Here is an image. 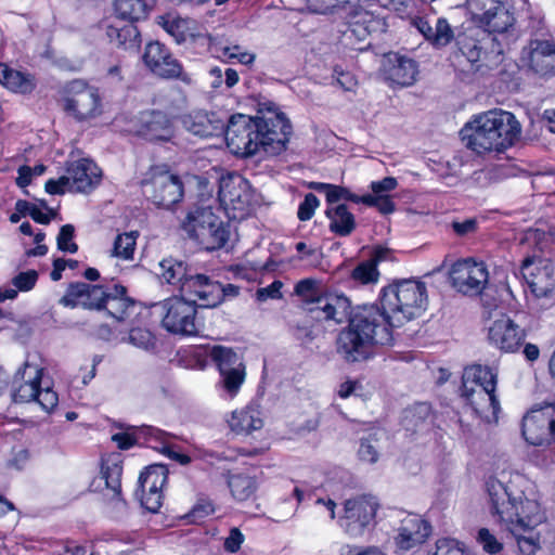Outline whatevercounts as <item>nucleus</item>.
<instances>
[{"mask_svg": "<svg viewBox=\"0 0 555 555\" xmlns=\"http://www.w3.org/2000/svg\"><path fill=\"white\" fill-rule=\"evenodd\" d=\"M122 466L116 457H109L102 462L99 479L104 481L106 488L112 491V501L118 512L126 509L127 503L120 496Z\"/></svg>", "mask_w": 555, "mask_h": 555, "instance_id": "nucleus-31", "label": "nucleus"}, {"mask_svg": "<svg viewBox=\"0 0 555 555\" xmlns=\"http://www.w3.org/2000/svg\"><path fill=\"white\" fill-rule=\"evenodd\" d=\"M415 26L436 49L443 48L451 41V27L446 18H438L435 28L424 18L415 21Z\"/></svg>", "mask_w": 555, "mask_h": 555, "instance_id": "nucleus-35", "label": "nucleus"}, {"mask_svg": "<svg viewBox=\"0 0 555 555\" xmlns=\"http://www.w3.org/2000/svg\"><path fill=\"white\" fill-rule=\"evenodd\" d=\"M141 133L150 141H169L173 138L175 129L165 113L153 111L142 118Z\"/></svg>", "mask_w": 555, "mask_h": 555, "instance_id": "nucleus-32", "label": "nucleus"}, {"mask_svg": "<svg viewBox=\"0 0 555 555\" xmlns=\"http://www.w3.org/2000/svg\"><path fill=\"white\" fill-rule=\"evenodd\" d=\"M214 513V505L209 501H199L190 512L189 518L192 522H199Z\"/></svg>", "mask_w": 555, "mask_h": 555, "instance_id": "nucleus-55", "label": "nucleus"}, {"mask_svg": "<svg viewBox=\"0 0 555 555\" xmlns=\"http://www.w3.org/2000/svg\"><path fill=\"white\" fill-rule=\"evenodd\" d=\"M105 299L107 293L102 286L76 282L68 285L60 304L68 308L81 306L85 309L101 310Z\"/></svg>", "mask_w": 555, "mask_h": 555, "instance_id": "nucleus-25", "label": "nucleus"}, {"mask_svg": "<svg viewBox=\"0 0 555 555\" xmlns=\"http://www.w3.org/2000/svg\"><path fill=\"white\" fill-rule=\"evenodd\" d=\"M43 369L26 360L15 372L11 392L16 403L36 402L47 413H51L59 403L57 393L51 387H41Z\"/></svg>", "mask_w": 555, "mask_h": 555, "instance_id": "nucleus-9", "label": "nucleus"}, {"mask_svg": "<svg viewBox=\"0 0 555 555\" xmlns=\"http://www.w3.org/2000/svg\"><path fill=\"white\" fill-rule=\"evenodd\" d=\"M75 229L72 224H64L60 229L56 237L57 248L65 253L75 254L78 250L77 244L74 240Z\"/></svg>", "mask_w": 555, "mask_h": 555, "instance_id": "nucleus-49", "label": "nucleus"}, {"mask_svg": "<svg viewBox=\"0 0 555 555\" xmlns=\"http://www.w3.org/2000/svg\"><path fill=\"white\" fill-rule=\"evenodd\" d=\"M209 357L220 374L218 386L222 390V397L235 398L246 378L243 358L232 348L221 345L214 346L209 351Z\"/></svg>", "mask_w": 555, "mask_h": 555, "instance_id": "nucleus-11", "label": "nucleus"}, {"mask_svg": "<svg viewBox=\"0 0 555 555\" xmlns=\"http://www.w3.org/2000/svg\"><path fill=\"white\" fill-rule=\"evenodd\" d=\"M340 555H385L378 547L376 546H351L346 545L340 550Z\"/></svg>", "mask_w": 555, "mask_h": 555, "instance_id": "nucleus-59", "label": "nucleus"}, {"mask_svg": "<svg viewBox=\"0 0 555 555\" xmlns=\"http://www.w3.org/2000/svg\"><path fill=\"white\" fill-rule=\"evenodd\" d=\"M73 192H89L101 181V170L90 159L72 162L65 173Z\"/></svg>", "mask_w": 555, "mask_h": 555, "instance_id": "nucleus-27", "label": "nucleus"}, {"mask_svg": "<svg viewBox=\"0 0 555 555\" xmlns=\"http://www.w3.org/2000/svg\"><path fill=\"white\" fill-rule=\"evenodd\" d=\"M379 304L396 326L421 317L427 309L426 285L413 279L400 280L382 288Z\"/></svg>", "mask_w": 555, "mask_h": 555, "instance_id": "nucleus-7", "label": "nucleus"}, {"mask_svg": "<svg viewBox=\"0 0 555 555\" xmlns=\"http://www.w3.org/2000/svg\"><path fill=\"white\" fill-rule=\"evenodd\" d=\"M223 133L234 155L249 157L263 152L273 156L286 150L292 125L274 103L267 102L260 104L255 117L235 114L225 118Z\"/></svg>", "mask_w": 555, "mask_h": 555, "instance_id": "nucleus-3", "label": "nucleus"}, {"mask_svg": "<svg viewBox=\"0 0 555 555\" xmlns=\"http://www.w3.org/2000/svg\"><path fill=\"white\" fill-rule=\"evenodd\" d=\"M488 294H482L481 300L485 308H489L488 318L495 319L487 327V338L490 345L503 352H515L525 340L526 333L508 315L504 313H494L491 310L492 305L488 304ZM495 307V305H493Z\"/></svg>", "mask_w": 555, "mask_h": 555, "instance_id": "nucleus-14", "label": "nucleus"}, {"mask_svg": "<svg viewBox=\"0 0 555 555\" xmlns=\"http://www.w3.org/2000/svg\"><path fill=\"white\" fill-rule=\"evenodd\" d=\"M456 9L476 24L457 34V59L465 57L474 73L487 75L502 64L505 50L517 39L512 7L506 0H466Z\"/></svg>", "mask_w": 555, "mask_h": 555, "instance_id": "nucleus-1", "label": "nucleus"}, {"mask_svg": "<svg viewBox=\"0 0 555 555\" xmlns=\"http://www.w3.org/2000/svg\"><path fill=\"white\" fill-rule=\"evenodd\" d=\"M218 195L227 209L238 211H245L253 201L249 182L238 173L221 178Z\"/></svg>", "mask_w": 555, "mask_h": 555, "instance_id": "nucleus-22", "label": "nucleus"}, {"mask_svg": "<svg viewBox=\"0 0 555 555\" xmlns=\"http://www.w3.org/2000/svg\"><path fill=\"white\" fill-rule=\"evenodd\" d=\"M326 216L330 219V230L336 235L348 236L356 229L354 216L344 204L327 208Z\"/></svg>", "mask_w": 555, "mask_h": 555, "instance_id": "nucleus-37", "label": "nucleus"}, {"mask_svg": "<svg viewBox=\"0 0 555 555\" xmlns=\"http://www.w3.org/2000/svg\"><path fill=\"white\" fill-rule=\"evenodd\" d=\"M141 184L143 194L158 207L168 209L184 195L181 178L163 167L152 168Z\"/></svg>", "mask_w": 555, "mask_h": 555, "instance_id": "nucleus-12", "label": "nucleus"}, {"mask_svg": "<svg viewBox=\"0 0 555 555\" xmlns=\"http://www.w3.org/2000/svg\"><path fill=\"white\" fill-rule=\"evenodd\" d=\"M489 273L483 262L465 258L453 262V288L468 296L480 295Z\"/></svg>", "mask_w": 555, "mask_h": 555, "instance_id": "nucleus-17", "label": "nucleus"}, {"mask_svg": "<svg viewBox=\"0 0 555 555\" xmlns=\"http://www.w3.org/2000/svg\"><path fill=\"white\" fill-rule=\"evenodd\" d=\"M477 541L488 554L494 555L503 550V544L487 528H481L478 531Z\"/></svg>", "mask_w": 555, "mask_h": 555, "instance_id": "nucleus-50", "label": "nucleus"}, {"mask_svg": "<svg viewBox=\"0 0 555 555\" xmlns=\"http://www.w3.org/2000/svg\"><path fill=\"white\" fill-rule=\"evenodd\" d=\"M337 83L346 91L351 90L356 86V80L353 76L349 73H344L339 70L337 67L334 69Z\"/></svg>", "mask_w": 555, "mask_h": 555, "instance_id": "nucleus-62", "label": "nucleus"}, {"mask_svg": "<svg viewBox=\"0 0 555 555\" xmlns=\"http://www.w3.org/2000/svg\"><path fill=\"white\" fill-rule=\"evenodd\" d=\"M158 268L160 280L169 285L179 287L180 291L182 284L185 283L192 273V270L184 261L173 257L164 258L159 261Z\"/></svg>", "mask_w": 555, "mask_h": 555, "instance_id": "nucleus-33", "label": "nucleus"}, {"mask_svg": "<svg viewBox=\"0 0 555 555\" xmlns=\"http://www.w3.org/2000/svg\"><path fill=\"white\" fill-rule=\"evenodd\" d=\"M428 555H451V540L449 538L437 540L435 550Z\"/></svg>", "mask_w": 555, "mask_h": 555, "instance_id": "nucleus-64", "label": "nucleus"}, {"mask_svg": "<svg viewBox=\"0 0 555 555\" xmlns=\"http://www.w3.org/2000/svg\"><path fill=\"white\" fill-rule=\"evenodd\" d=\"M486 491L491 515L516 542L515 555H535L541 550V534L546 521L535 485L515 474L506 483L490 477Z\"/></svg>", "mask_w": 555, "mask_h": 555, "instance_id": "nucleus-2", "label": "nucleus"}, {"mask_svg": "<svg viewBox=\"0 0 555 555\" xmlns=\"http://www.w3.org/2000/svg\"><path fill=\"white\" fill-rule=\"evenodd\" d=\"M375 202L373 204H366L367 206H376L382 214H390L395 210V204L388 196H374Z\"/></svg>", "mask_w": 555, "mask_h": 555, "instance_id": "nucleus-61", "label": "nucleus"}, {"mask_svg": "<svg viewBox=\"0 0 555 555\" xmlns=\"http://www.w3.org/2000/svg\"><path fill=\"white\" fill-rule=\"evenodd\" d=\"M222 56L228 60H236L241 64L250 65L254 63L256 55L254 53L243 51L237 44L227 46L221 49Z\"/></svg>", "mask_w": 555, "mask_h": 555, "instance_id": "nucleus-51", "label": "nucleus"}, {"mask_svg": "<svg viewBox=\"0 0 555 555\" xmlns=\"http://www.w3.org/2000/svg\"><path fill=\"white\" fill-rule=\"evenodd\" d=\"M349 308L350 302L346 296L322 293L308 309L310 312L315 313V318L319 320H333L340 323L347 315Z\"/></svg>", "mask_w": 555, "mask_h": 555, "instance_id": "nucleus-29", "label": "nucleus"}, {"mask_svg": "<svg viewBox=\"0 0 555 555\" xmlns=\"http://www.w3.org/2000/svg\"><path fill=\"white\" fill-rule=\"evenodd\" d=\"M0 82L9 90L21 94H29L36 88L33 75L9 68L3 64H0Z\"/></svg>", "mask_w": 555, "mask_h": 555, "instance_id": "nucleus-34", "label": "nucleus"}, {"mask_svg": "<svg viewBox=\"0 0 555 555\" xmlns=\"http://www.w3.org/2000/svg\"><path fill=\"white\" fill-rule=\"evenodd\" d=\"M181 294L185 299L197 302L203 308H214L220 304L221 284L201 273H191L181 286Z\"/></svg>", "mask_w": 555, "mask_h": 555, "instance_id": "nucleus-21", "label": "nucleus"}, {"mask_svg": "<svg viewBox=\"0 0 555 555\" xmlns=\"http://www.w3.org/2000/svg\"><path fill=\"white\" fill-rule=\"evenodd\" d=\"M372 2L378 3V0H346L344 3H347L349 7L350 17H356L360 15V13L362 12L364 4H369Z\"/></svg>", "mask_w": 555, "mask_h": 555, "instance_id": "nucleus-63", "label": "nucleus"}, {"mask_svg": "<svg viewBox=\"0 0 555 555\" xmlns=\"http://www.w3.org/2000/svg\"><path fill=\"white\" fill-rule=\"evenodd\" d=\"M168 479L164 465H151L139 477L137 495L141 505L151 513H157L163 505V489Z\"/></svg>", "mask_w": 555, "mask_h": 555, "instance_id": "nucleus-18", "label": "nucleus"}, {"mask_svg": "<svg viewBox=\"0 0 555 555\" xmlns=\"http://www.w3.org/2000/svg\"><path fill=\"white\" fill-rule=\"evenodd\" d=\"M521 134V126L514 114L491 109L472 116L460 130L464 146L478 155L502 153L513 146Z\"/></svg>", "mask_w": 555, "mask_h": 555, "instance_id": "nucleus-5", "label": "nucleus"}, {"mask_svg": "<svg viewBox=\"0 0 555 555\" xmlns=\"http://www.w3.org/2000/svg\"><path fill=\"white\" fill-rule=\"evenodd\" d=\"M320 201L313 193H308L304 201L299 204L297 217L300 221L310 220L315 209L319 207Z\"/></svg>", "mask_w": 555, "mask_h": 555, "instance_id": "nucleus-52", "label": "nucleus"}, {"mask_svg": "<svg viewBox=\"0 0 555 555\" xmlns=\"http://www.w3.org/2000/svg\"><path fill=\"white\" fill-rule=\"evenodd\" d=\"M152 0H115V10L124 20L139 21L146 16Z\"/></svg>", "mask_w": 555, "mask_h": 555, "instance_id": "nucleus-39", "label": "nucleus"}, {"mask_svg": "<svg viewBox=\"0 0 555 555\" xmlns=\"http://www.w3.org/2000/svg\"><path fill=\"white\" fill-rule=\"evenodd\" d=\"M233 498L237 501H246L254 495L257 489L256 480L247 475H232L228 481Z\"/></svg>", "mask_w": 555, "mask_h": 555, "instance_id": "nucleus-40", "label": "nucleus"}, {"mask_svg": "<svg viewBox=\"0 0 555 555\" xmlns=\"http://www.w3.org/2000/svg\"><path fill=\"white\" fill-rule=\"evenodd\" d=\"M38 280V273L35 270L20 272L12 279V284L20 292H28L33 289Z\"/></svg>", "mask_w": 555, "mask_h": 555, "instance_id": "nucleus-53", "label": "nucleus"}, {"mask_svg": "<svg viewBox=\"0 0 555 555\" xmlns=\"http://www.w3.org/2000/svg\"><path fill=\"white\" fill-rule=\"evenodd\" d=\"M159 24L177 43L186 41L188 38L196 36V23L190 18L162 16Z\"/></svg>", "mask_w": 555, "mask_h": 555, "instance_id": "nucleus-36", "label": "nucleus"}, {"mask_svg": "<svg viewBox=\"0 0 555 555\" xmlns=\"http://www.w3.org/2000/svg\"><path fill=\"white\" fill-rule=\"evenodd\" d=\"M521 273L535 297L555 293V259L528 257L522 261Z\"/></svg>", "mask_w": 555, "mask_h": 555, "instance_id": "nucleus-15", "label": "nucleus"}, {"mask_svg": "<svg viewBox=\"0 0 555 555\" xmlns=\"http://www.w3.org/2000/svg\"><path fill=\"white\" fill-rule=\"evenodd\" d=\"M384 434L382 431H374L363 437L360 441L358 451L361 461L369 464H375L380 455V438Z\"/></svg>", "mask_w": 555, "mask_h": 555, "instance_id": "nucleus-42", "label": "nucleus"}, {"mask_svg": "<svg viewBox=\"0 0 555 555\" xmlns=\"http://www.w3.org/2000/svg\"><path fill=\"white\" fill-rule=\"evenodd\" d=\"M128 340L131 345L144 350H150L155 347V337L145 328H132L129 333Z\"/></svg>", "mask_w": 555, "mask_h": 555, "instance_id": "nucleus-48", "label": "nucleus"}, {"mask_svg": "<svg viewBox=\"0 0 555 555\" xmlns=\"http://www.w3.org/2000/svg\"><path fill=\"white\" fill-rule=\"evenodd\" d=\"M383 68L387 79L401 87L412 86L418 74L416 62L399 53H388L384 59Z\"/></svg>", "mask_w": 555, "mask_h": 555, "instance_id": "nucleus-28", "label": "nucleus"}, {"mask_svg": "<svg viewBox=\"0 0 555 555\" xmlns=\"http://www.w3.org/2000/svg\"><path fill=\"white\" fill-rule=\"evenodd\" d=\"M496 370L480 364L468 365L462 375V397L473 413L486 423H496L501 410L495 395Z\"/></svg>", "mask_w": 555, "mask_h": 555, "instance_id": "nucleus-6", "label": "nucleus"}, {"mask_svg": "<svg viewBox=\"0 0 555 555\" xmlns=\"http://www.w3.org/2000/svg\"><path fill=\"white\" fill-rule=\"evenodd\" d=\"M106 35L109 41L115 43L117 47L130 49L137 46L139 33L133 25H127L120 28L116 26H108Z\"/></svg>", "mask_w": 555, "mask_h": 555, "instance_id": "nucleus-43", "label": "nucleus"}, {"mask_svg": "<svg viewBox=\"0 0 555 555\" xmlns=\"http://www.w3.org/2000/svg\"><path fill=\"white\" fill-rule=\"evenodd\" d=\"M520 66L540 76L555 74V42L552 39H531L522 47Z\"/></svg>", "mask_w": 555, "mask_h": 555, "instance_id": "nucleus-16", "label": "nucleus"}, {"mask_svg": "<svg viewBox=\"0 0 555 555\" xmlns=\"http://www.w3.org/2000/svg\"><path fill=\"white\" fill-rule=\"evenodd\" d=\"M244 542V535L238 528H232L228 538L224 540V550L230 553H236Z\"/></svg>", "mask_w": 555, "mask_h": 555, "instance_id": "nucleus-58", "label": "nucleus"}, {"mask_svg": "<svg viewBox=\"0 0 555 555\" xmlns=\"http://www.w3.org/2000/svg\"><path fill=\"white\" fill-rule=\"evenodd\" d=\"M378 508L377 501L372 496H362L347 500L345 502V524L343 525L346 532L353 538L363 534L376 515Z\"/></svg>", "mask_w": 555, "mask_h": 555, "instance_id": "nucleus-20", "label": "nucleus"}, {"mask_svg": "<svg viewBox=\"0 0 555 555\" xmlns=\"http://www.w3.org/2000/svg\"><path fill=\"white\" fill-rule=\"evenodd\" d=\"M62 107L68 116L79 122L95 119L103 113L99 90L81 80H74L67 85L62 98Z\"/></svg>", "mask_w": 555, "mask_h": 555, "instance_id": "nucleus-10", "label": "nucleus"}, {"mask_svg": "<svg viewBox=\"0 0 555 555\" xmlns=\"http://www.w3.org/2000/svg\"><path fill=\"white\" fill-rule=\"evenodd\" d=\"M283 283L279 280L273 281L267 287H261L256 292V298L259 301H267L268 299H281L283 297L282 289Z\"/></svg>", "mask_w": 555, "mask_h": 555, "instance_id": "nucleus-54", "label": "nucleus"}, {"mask_svg": "<svg viewBox=\"0 0 555 555\" xmlns=\"http://www.w3.org/2000/svg\"><path fill=\"white\" fill-rule=\"evenodd\" d=\"M379 272L375 261L360 262L352 271L351 279L360 284L376 283L378 281Z\"/></svg>", "mask_w": 555, "mask_h": 555, "instance_id": "nucleus-46", "label": "nucleus"}, {"mask_svg": "<svg viewBox=\"0 0 555 555\" xmlns=\"http://www.w3.org/2000/svg\"><path fill=\"white\" fill-rule=\"evenodd\" d=\"M224 114L208 111H193L181 116L183 128L190 133L201 137H216L222 134L225 128Z\"/></svg>", "mask_w": 555, "mask_h": 555, "instance_id": "nucleus-26", "label": "nucleus"}, {"mask_svg": "<svg viewBox=\"0 0 555 555\" xmlns=\"http://www.w3.org/2000/svg\"><path fill=\"white\" fill-rule=\"evenodd\" d=\"M133 307V301L126 296V287L115 285L114 293H107L102 309H106L109 315L118 321H122L128 317V310Z\"/></svg>", "mask_w": 555, "mask_h": 555, "instance_id": "nucleus-38", "label": "nucleus"}, {"mask_svg": "<svg viewBox=\"0 0 555 555\" xmlns=\"http://www.w3.org/2000/svg\"><path fill=\"white\" fill-rule=\"evenodd\" d=\"M229 428L235 435L247 436L263 426L261 412L256 405L248 404L234 410L227 418Z\"/></svg>", "mask_w": 555, "mask_h": 555, "instance_id": "nucleus-30", "label": "nucleus"}, {"mask_svg": "<svg viewBox=\"0 0 555 555\" xmlns=\"http://www.w3.org/2000/svg\"><path fill=\"white\" fill-rule=\"evenodd\" d=\"M397 185L398 182L393 177H386L379 181H373L370 188L372 192L375 194L374 196H385V193L395 190Z\"/></svg>", "mask_w": 555, "mask_h": 555, "instance_id": "nucleus-56", "label": "nucleus"}, {"mask_svg": "<svg viewBox=\"0 0 555 555\" xmlns=\"http://www.w3.org/2000/svg\"><path fill=\"white\" fill-rule=\"evenodd\" d=\"M295 294L302 298V300L311 306L314 299L322 293L318 289V283L312 279H304L295 285Z\"/></svg>", "mask_w": 555, "mask_h": 555, "instance_id": "nucleus-47", "label": "nucleus"}, {"mask_svg": "<svg viewBox=\"0 0 555 555\" xmlns=\"http://www.w3.org/2000/svg\"><path fill=\"white\" fill-rule=\"evenodd\" d=\"M477 230V220L475 218L467 219L463 222H453V233L465 236L475 233Z\"/></svg>", "mask_w": 555, "mask_h": 555, "instance_id": "nucleus-60", "label": "nucleus"}, {"mask_svg": "<svg viewBox=\"0 0 555 555\" xmlns=\"http://www.w3.org/2000/svg\"><path fill=\"white\" fill-rule=\"evenodd\" d=\"M162 311V324L172 334L192 336L198 333L196 307L184 297L173 296L156 305Z\"/></svg>", "mask_w": 555, "mask_h": 555, "instance_id": "nucleus-13", "label": "nucleus"}, {"mask_svg": "<svg viewBox=\"0 0 555 555\" xmlns=\"http://www.w3.org/2000/svg\"><path fill=\"white\" fill-rule=\"evenodd\" d=\"M138 237V231L118 234L114 240L112 256L122 260H132Z\"/></svg>", "mask_w": 555, "mask_h": 555, "instance_id": "nucleus-41", "label": "nucleus"}, {"mask_svg": "<svg viewBox=\"0 0 555 555\" xmlns=\"http://www.w3.org/2000/svg\"><path fill=\"white\" fill-rule=\"evenodd\" d=\"M350 201L352 203H363V204H373L375 199L371 194H366L363 196L356 195L351 193L347 188L331 184L326 201L328 204H336L339 201Z\"/></svg>", "mask_w": 555, "mask_h": 555, "instance_id": "nucleus-44", "label": "nucleus"}, {"mask_svg": "<svg viewBox=\"0 0 555 555\" xmlns=\"http://www.w3.org/2000/svg\"><path fill=\"white\" fill-rule=\"evenodd\" d=\"M46 191L49 194L55 195V194H64L65 192H73L72 188L68 184V180L66 176H62L59 179H50L46 182L44 185Z\"/></svg>", "mask_w": 555, "mask_h": 555, "instance_id": "nucleus-57", "label": "nucleus"}, {"mask_svg": "<svg viewBox=\"0 0 555 555\" xmlns=\"http://www.w3.org/2000/svg\"><path fill=\"white\" fill-rule=\"evenodd\" d=\"M397 327L382 305L361 308L337 338V351L348 362L369 359L374 346H390Z\"/></svg>", "mask_w": 555, "mask_h": 555, "instance_id": "nucleus-4", "label": "nucleus"}, {"mask_svg": "<svg viewBox=\"0 0 555 555\" xmlns=\"http://www.w3.org/2000/svg\"><path fill=\"white\" fill-rule=\"evenodd\" d=\"M144 64L151 72L162 78H181L183 77L182 65L175 59L169 50L160 42H150L146 44L143 54Z\"/></svg>", "mask_w": 555, "mask_h": 555, "instance_id": "nucleus-23", "label": "nucleus"}, {"mask_svg": "<svg viewBox=\"0 0 555 555\" xmlns=\"http://www.w3.org/2000/svg\"><path fill=\"white\" fill-rule=\"evenodd\" d=\"M555 408L546 405L531 410L522 420V435L532 446H545L555 440Z\"/></svg>", "mask_w": 555, "mask_h": 555, "instance_id": "nucleus-19", "label": "nucleus"}, {"mask_svg": "<svg viewBox=\"0 0 555 555\" xmlns=\"http://www.w3.org/2000/svg\"><path fill=\"white\" fill-rule=\"evenodd\" d=\"M397 531L396 545L401 551H410L424 544L430 537L433 528L421 515L410 513L400 520Z\"/></svg>", "mask_w": 555, "mask_h": 555, "instance_id": "nucleus-24", "label": "nucleus"}, {"mask_svg": "<svg viewBox=\"0 0 555 555\" xmlns=\"http://www.w3.org/2000/svg\"><path fill=\"white\" fill-rule=\"evenodd\" d=\"M346 0H306L307 8L315 14H327L335 11H344L346 16L349 15V7L344 3Z\"/></svg>", "mask_w": 555, "mask_h": 555, "instance_id": "nucleus-45", "label": "nucleus"}, {"mask_svg": "<svg viewBox=\"0 0 555 555\" xmlns=\"http://www.w3.org/2000/svg\"><path fill=\"white\" fill-rule=\"evenodd\" d=\"M182 230L206 250L222 248L230 236L228 225L211 207H192L181 221Z\"/></svg>", "mask_w": 555, "mask_h": 555, "instance_id": "nucleus-8", "label": "nucleus"}]
</instances>
